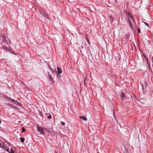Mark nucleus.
I'll return each instance as SVG.
<instances>
[{"instance_id": "nucleus-1", "label": "nucleus", "mask_w": 153, "mask_h": 153, "mask_svg": "<svg viewBox=\"0 0 153 153\" xmlns=\"http://www.w3.org/2000/svg\"><path fill=\"white\" fill-rule=\"evenodd\" d=\"M3 41L7 44H10L11 43V41L9 40L7 36H5L3 38Z\"/></svg>"}, {"instance_id": "nucleus-2", "label": "nucleus", "mask_w": 153, "mask_h": 153, "mask_svg": "<svg viewBox=\"0 0 153 153\" xmlns=\"http://www.w3.org/2000/svg\"><path fill=\"white\" fill-rule=\"evenodd\" d=\"M2 148L5 149L6 151L7 152H9V147L7 145L4 144V143H3V147Z\"/></svg>"}, {"instance_id": "nucleus-3", "label": "nucleus", "mask_w": 153, "mask_h": 153, "mask_svg": "<svg viewBox=\"0 0 153 153\" xmlns=\"http://www.w3.org/2000/svg\"><path fill=\"white\" fill-rule=\"evenodd\" d=\"M37 127L38 131H39L40 132V133L42 134H44V130L42 128L38 126H37Z\"/></svg>"}, {"instance_id": "nucleus-4", "label": "nucleus", "mask_w": 153, "mask_h": 153, "mask_svg": "<svg viewBox=\"0 0 153 153\" xmlns=\"http://www.w3.org/2000/svg\"><path fill=\"white\" fill-rule=\"evenodd\" d=\"M127 21H128V23L129 24V25L130 26V27L131 28V29H133V26L131 24V20H130V19H129V18H128V19Z\"/></svg>"}, {"instance_id": "nucleus-5", "label": "nucleus", "mask_w": 153, "mask_h": 153, "mask_svg": "<svg viewBox=\"0 0 153 153\" xmlns=\"http://www.w3.org/2000/svg\"><path fill=\"white\" fill-rule=\"evenodd\" d=\"M12 102L16 105H17L20 106L21 105V104L20 103L13 99L12 100Z\"/></svg>"}, {"instance_id": "nucleus-6", "label": "nucleus", "mask_w": 153, "mask_h": 153, "mask_svg": "<svg viewBox=\"0 0 153 153\" xmlns=\"http://www.w3.org/2000/svg\"><path fill=\"white\" fill-rule=\"evenodd\" d=\"M48 75L49 76V80L51 81H53V79L52 77V76L51 74H50L49 72H48Z\"/></svg>"}, {"instance_id": "nucleus-7", "label": "nucleus", "mask_w": 153, "mask_h": 153, "mask_svg": "<svg viewBox=\"0 0 153 153\" xmlns=\"http://www.w3.org/2000/svg\"><path fill=\"white\" fill-rule=\"evenodd\" d=\"M57 70L58 71V73L59 74H60L62 73V70L61 68H59V67H58L57 68Z\"/></svg>"}, {"instance_id": "nucleus-8", "label": "nucleus", "mask_w": 153, "mask_h": 153, "mask_svg": "<svg viewBox=\"0 0 153 153\" xmlns=\"http://www.w3.org/2000/svg\"><path fill=\"white\" fill-rule=\"evenodd\" d=\"M109 17L110 18V22L112 23L114 20V18L112 17V16L111 15L109 16Z\"/></svg>"}, {"instance_id": "nucleus-9", "label": "nucleus", "mask_w": 153, "mask_h": 153, "mask_svg": "<svg viewBox=\"0 0 153 153\" xmlns=\"http://www.w3.org/2000/svg\"><path fill=\"white\" fill-rule=\"evenodd\" d=\"M79 118L80 119H82L84 121H86L87 120V118L85 117V116H82L79 117Z\"/></svg>"}, {"instance_id": "nucleus-10", "label": "nucleus", "mask_w": 153, "mask_h": 153, "mask_svg": "<svg viewBox=\"0 0 153 153\" xmlns=\"http://www.w3.org/2000/svg\"><path fill=\"white\" fill-rule=\"evenodd\" d=\"M130 37V35L129 34H127L126 35V39H128Z\"/></svg>"}, {"instance_id": "nucleus-11", "label": "nucleus", "mask_w": 153, "mask_h": 153, "mask_svg": "<svg viewBox=\"0 0 153 153\" xmlns=\"http://www.w3.org/2000/svg\"><path fill=\"white\" fill-rule=\"evenodd\" d=\"M20 140H21V141L22 143H23L24 142L25 139L23 137H21L20 138Z\"/></svg>"}, {"instance_id": "nucleus-12", "label": "nucleus", "mask_w": 153, "mask_h": 153, "mask_svg": "<svg viewBox=\"0 0 153 153\" xmlns=\"http://www.w3.org/2000/svg\"><path fill=\"white\" fill-rule=\"evenodd\" d=\"M121 97L122 98V99H123L125 97V94L123 93H121Z\"/></svg>"}, {"instance_id": "nucleus-13", "label": "nucleus", "mask_w": 153, "mask_h": 153, "mask_svg": "<svg viewBox=\"0 0 153 153\" xmlns=\"http://www.w3.org/2000/svg\"><path fill=\"white\" fill-rule=\"evenodd\" d=\"M10 150V152L9 151V152H8L9 153H14V151L12 148H11Z\"/></svg>"}, {"instance_id": "nucleus-14", "label": "nucleus", "mask_w": 153, "mask_h": 153, "mask_svg": "<svg viewBox=\"0 0 153 153\" xmlns=\"http://www.w3.org/2000/svg\"><path fill=\"white\" fill-rule=\"evenodd\" d=\"M49 68L50 69V71L52 73H53V70L52 69V68H51V67L49 66Z\"/></svg>"}, {"instance_id": "nucleus-15", "label": "nucleus", "mask_w": 153, "mask_h": 153, "mask_svg": "<svg viewBox=\"0 0 153 153\" xmlns=\"http://www.w3.org/2000/svg\"><path fill=\"white\" fill-rule=\"evenodd\" d=\"M47 118L48 119H51V115L49 114V116H48Z\"/></svg>"}, {"instance_id": "nucleus-16", "label": "nucleus", "mask_w": 153, "mask_h": 153, "mask_svg": "<svg viewBox=\"0 0 153 153\" xmlns=\"http://www.w3.org/2000/svg\"><path fill=\"white\" fill-rule=\"evenodd\" d=\"M25 131V129L24 127L22 128V132H24Z\"/></svg>"}, {"instance_id": "nucleus-17", "label": "nucleus", "mask_w": 153, "mask_h": 153, "mask_svg": "<svg viewBox=\"0 0 153 153\" xmlns=\"http://www.w3.org/2000/svg\"><path fill=\"white\" fill-rule=\"evenodd\" d=\"M128 15L129 17H130V18H131V16H132L131 13H128Z\"/></svg>"}, {"instance_id": "nucleus-18", "label": "nucleus", "mask_w": 153, "mask_h": 153, "mask_svg": "<svg viewBox=\"0 0 153 153\" xmlns=\"http://www.w3.org/2000/svg\"><path fill=\"white\" fill-rule=\"evenodd\" d=\"M86 39L87 40V42L90 45V43L87 37H86Z\"/></svg>"}, {"instance_id": "nucleus-19", "label": "nucleus", "mask_w": 153, "mask_h": 153, "mask_svg": "<svg viewBox=\"0 0 153 153\" xmlns=\"http://www.w3.org/2000/svg\"><path fill=\"white\" fill-rule=\"evenodd\" d=\"M131 20L133 22H134V18H133V16H131Z\"/></svg>"}, {"instance_id": "nucleus-20", "label": "nucleus", "mask_w": 153, "mask_h": 153, "mask_svg": "<svg viewBox=\"0 0 153 153\" xmlns=\"http://www.w3.org/2000/svg\"><path fill=\"white\" fill-rule=\"evenodd\" d=\"M144 84H145V88H146V86L147 85V84L145 82H144Z\"/></svg>"}, {"instance_id": "nucleus-21", "label": "nucleus", "mask_w": 153, "mask_h": 153, "mask_svg": "<svg viewBox=\"0 0 153 153\" xmlns=\"http://www.w3.org/2000/svg\"><path fill=\"white\" fill-rule=\"evenodd\" d=\"M3 144H2V143H1L0 142V147L1 148H2L3 147Z\"/></svg>"}, {"instance_id": "nucleus-22", "label": "nucleus", "mask_w": 153, "mask_h": 153, "mask_svg": "<svg viewBox=\"0 0 153 153\" xmlns=\"http://www.w3.org/2000/svg\"><path fill=\"white\" fill-rule=\"evenodd\" d=\"M61 123L63 125V126H64L65 124V123L64 122H61Z\"/></svg>"}, {"instance_id": "nucleus-23", "label": "nucleus", "mask_w": 153, "mask_h": 153, "mask_svg": "<svg viewBox=\"0 0 153 153\" xmlns=\"http://www.w3.org/2000/svg\"><path fill=\"white\" fill-rule=\"evenodd\" d=\"M145 25L149 27V25L148 24V23H146V22H145Z\"/></svg>"}, {"instance_id": "nucleus-24", "label": "nucleus", "mask_w": 153, "mask_h": 153, "mask_svg": "<svg viewBox=\"0 0 153 153\" xmlns=\"http://www.w3.org/2000/svg\"><path fill=\"white\" fill-rule=\"evenodd\" d=\"M57 76L58 77H59V78H60V76H61L58 74H57Z\"/></svg>"}, {"instance_id": "nucleus-25", "label": "nucleus", "mask_w": 153, "mask_h": 153, "mask_svg": "<svg viewBox=\"0 0 153 153\" xmlns=\"http://www.w3.org/2000/svg\"><path fill=\"white\" fill-rule=\"evenodd\" d=\"M86 78L87 77H86L85 79H84V81H83V82L84 84L85 85V79H86Z\"/></svg>"}, {"instance_id": "nucleus-26", "label": "nucleus", "mask_w": 153, "mask_h": 153, "mask_svg": "<svg viewBox=\"0 0 153 153\" xmlns=\"http://www.w3.org/2000/svg\"><path fill=\"white\" fill-rule=\"evenodd\" d=\"M137 30H138V33H140V30L139 28H138Z\"/></svg>"}, {"instance_id": "nucleus-27", "label": "nucleus", "mask_w": 153, "mask_h": 153, "mask_svg": "<svg viewBox=\"0 0 153 153\" xmlns=\"http://www.w3.org/2000/svg\"><path fill=\"white\" fill-rule=\"evenodd\" d=\"M142 86L143 88V85H142Z\"/></svg>"}, {"instance_id": "nucleus-28", "label": "nucleus", "mask_w": 153, "mask_h": 153, "mask_svg": "<svg viewBox=\"0 0 153 153\" xmlns=\"http://www.w3.org/2000/svg\"><path fill=\"white\" fill-rule=\"evenodd\" d=\"M1 123V121L0 120V123Z\"/></svg>"}, {"instance_id": "nucleus-29", "label": "nucleus", "mask_w": 153, "mask_h": 153, "mask_svg": "<svg viewBox=\"0 0 153 153\" xmlns=\"http://www.w3.org/2000/svg\"><path fill=\"white\" fill-rule=\"evenodd\" d=\"M1 44L2 45H3L2 42L1 43Z\"/></svg>"}, {"instance_id": "nucleus-30", "label": "nucleus", "mask_w": 153, "mask_h": 153, "mask_svg": "<svg viewBox=\"0 0 153 153\" xmlns=\"http://www.w3.org/2000/svg\"><path fill=\"white\" fill-rule=\"evenodd\" d=\"M6 47H5V48H4V49H5V48H6Z\"/></svg>"}, {"instance_id": "nucleus-31", "label": "nucleus", "mask_w": 153, "mask_h": 153, "mask_svg": "<svg viewBox=\"0 0 153 153\" xmlns=\"http://www.w3.org/2000/svg\"><path fill=\"white\" fill-rule=\"evenodd\" d=\"M55 153H57V152H56Z\"/></svg>"}]
</instances>
